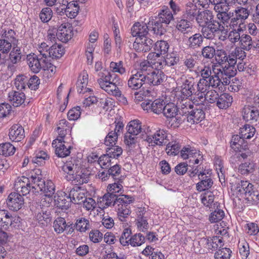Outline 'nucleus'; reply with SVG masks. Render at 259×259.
Masks as SVG:
<instances>
[{"label": "nucleus", "instance_id": "423d86ee", "mask_svg": "<svg viewBox=\"0 0 259 259\" xmlns=\"http://www.w3.org/2000/svg\"><path fill=\"white\" fill-rule=\"evenodd\" d=\"M31 179L24 176L17 178L14 184L15 190L17 192L21 193L23 196L29 194L31 191L35 193Z\"/></svg>", "mask_w": 259, "mask_h": 259}, {"label": "nucleus", "instance_id": "3c124183", "mask_svg": "<svg viewBox=\"0 0 259 259\" xmlns=\"http://www.w3.org/2000/svg\"><path fill=\"white\" fill-rule=\"evenodd\" d=\"M28 77L24 74H20L16 76L14 84L16 88L19 91L25 89L27 85Z\"/></svg>", "mask_w": 259, "mask_h": 259}, {"label": "nucleus", "instance_id": "1a4fd4ad", "mask_svg": "<svg viewBox=\"0 0 259 259\" xmlns=\"http://www.w3.org/2000/svg\"><path fill=\"white\" fill-rule=\"evenodd\" d=\"M153 45L154 41L146 35L142 37H136L133 47L137 52H147L151 50Z\"/></svg>", "mask_w": 259, "mask_h": 259}, {"label": "nucleus", "instance_id": "a878e982", "mask_svg": "<svg viewBox=\"0 0 259 259\" xmlns=\"http://www.w3.org/2000/svg\"><path fill=\"white\" fill-rule=\"evenodd\" d=\"M9 100L14 107H18L24 103L26 96L24 93L12 91L9 93Z\"/></svg>", "mask_w": 259, "mask_h": 259}, {"label": "nucleus", "instance_id": "e433bc0d", "mask_svg": "<svg viewBox=\"0 0 259 259\" xmlns=\"http://www.w3.org/2000/svg\"><path fill=\"white\" fill-rule=\"evenodd\" d=\"M11 213L7 210H0V227L7 230L12 225L11 222Z\"/></svg>", "mask_w": 259, "mask_h": 259}, {"label": "nucleus", "instance_id": "de8ad7c7", "mask_svg": "<svg viewBox=\"0 0 259 259\" xmlns=\"http://www.w3.org/2000/svg\"><path fill=\"white\" fill-rule=\"evenodd\" d=\"M15 147L10 143H5L0 144V154L5 156L13 155L15 152Z\"/></svg>", "mask_w": 259, "mask_h": 259}, {"label": "nucleus", "instance_id": "0e129e2a", "mask_svg": "<svg viewBox=\"0 0 259 259\" xmlns=\"http://www.w3.org/2000/svg\"><path fill=\"white\" fill-rule=\"evenodd\" d=\"M77 168V165L72 163L70 162H67L62 166V170L66 173L68 176L66 178H70L73 176L76 172Z\"/></svg>", "mask_w": 259, "mask_h": 259}, {"label": "nucleus", "instance_id": "13d9d810", "mask_svg": "<svg viewBox=\"0 0 259 259\" xmlns=\"http://www.w3.org/2000/svg\"><path fill=\"white\" fill-rule=\"evenodd\" d=\"M165 64L168 66L176 65L180 60L179 54L176 52H172L167 54L164 59Z\"/></svg>", "mask_w": 259, "mask_h": 259}, {"label": "nucleus", "instance_id": "2f4dec72", "mask_svg": "<svg viewBox=\"0 0 259 259\" xmlns=\"http://www.w3.org/2000/svg\"><path fill=\"white\" fill-rule=\"evenodd\" d=\"M214 65H212L213 74L208 78L207 83L209 87H211L213 88L220 89L221 84H223V80L219 73L214 67Z\"/></svg>", "mask_w": 259, "mask_h": 259}, {"label": "nucleus", "instance_id": "473e14b6", "mask_svg": "<svg viewBox=\"0 0 259 259\" xmlns=\"http://www.w3.org/2000/svg\"><path fill=\"white\" fill-rule=\"evenodd\" d=\"M232 102V97L228 93H224L219 96L216 104L220 109H226L231 105Z\"/></svg>", "mask_w": 259, "mask_h": 259}, {"label": "nucleus", "instance_id": "9d476101", "mask_svg": "<svg viewBox=\"0 0 259 259\" xmlns=\"http://www.w3.org/2000/svg\"><path fill=\"white\" fill-rule=\"evenodd\" d=\"M73 36L72 26L69 23H63L58 28L56 32L57 38L63 42H66Z\"/></svg>", "mask_w": 259, "mask_h": 259}, {"label": "nucleus", "instance_id": "79ce46f5", "mask_svg": "<svg viewBox=\"0 0 259 259\" xmlns=\"http://www.w3.org/2000/svg\"><path fill=\"white\" fill-rule=\"evenodd\" d=\"M67 180L73 181L76 185H81L88 182L89 177L88 175L81 171L78 172L76 171L73 176L70 178L67 177Z\"/></svg>", "mask_w": 259, "mask_h": 259}, {"label": "nucleus", "instance_id": "8fccbe9b", "mask_svg": "<svg viewBox=\"0 0 259 259\" xmlns=\"http://www.w3.org/2000/svg\"><path fill=\"white\" fill-rule=\"evenodd\" d=\"M166 145V151L168 155H176L180 152L181 146L176 141L168 142Z\"/></svg>", "mask_w": 259, "mask_h": 259}, {"label": "nucleus", "instance_id": "603ef678", "mask_svg": "<svg viewBox=\"0 0 259 259\" xmlns=\"http://www.w3.org/2000/svg\"><path fill=\"white\" fill-rule=\"evenodd\" d=\"M50 56L52 58H60L64 54V49L61 45H53L50 47Z\"/></svg>", "mask_w": 259, "mask_h": 259}, {"label": "nucleus", "instance_id": "ea45409f", "mask_svg": "<svg viewBox=\"0 0 259 259\" xmlns=\"http://www.w3.org/2000/svg\"><path fill=\"white\" fill-rule=\"evenodd\" d=\"M156 145L157 146L166 145L169 140L168 134L163 130H159L154 134Z\"/></svg>", "mask_w": 259, "mask_h": 259}, {"label": "nucleus", "instance_id": "69168bd1", "mask_svg": "<svg viewBox=\"0 0 259 259\" xmlns=\"http://www.w3.org/2000/svg\"><path fill=\"white\" fill-rule=\"evenodd\" d=\"M48 154L44 151H39L35 157H33L32 162L36 164L38 166L42 165L45 163V161L49 159Z\"/></svg>", "mask_w": 259, "mask_h": 259}, {"label": "nucleus", "instance_id": "37998d69", "mask_svg": "<svg viewBox=\"0 0 259 259\" xmlns=\"http://www.w3.org/2000/svg\"><path fill=\"white\" fill-rule=\"evenodd\" d=\"M240 136L244 139H250L255 133V128L249 124H245L240 128Z\"/></svg>", "mask_w": 259, "mask_h": 259}, {"label": "nucleus", "instance_id": "9b49d317", "mask_svg": "<svg viewBox=\"0 0 259 259\" xmlns=\"http://www.w3.org/2000/svg\"><path fill=\"white\" fill-rule=\"evenodd\" d=\"M24 198L20 193H11L7 200V204L9 208L13 211H18L24 204Z\"/></svg>", "mask_w": 259, "mask_h": 259}, {"label": "nucleus", "instance_id": "cd10ccee", "mask_svg": "<svg viewBox=\"0 0 259 259\" xmlns=\"http://www.w3.org/2000/svg\"><path fill=\"white\" fill-rule=\"evenodd\" d=\"M149 31V26L146 24L136 22L131 28V34L133 37H142L147 35Z\"/></svg>", "mask_w": 259, "mask_h": 259}, {"label": "nucleus", "instance_id": "bf43d9fd", "mask_svg": "<svg viewBox=\"0 0 259 259\" xmlns=\"http://www.w3.org/2000/svg\"><path fill=\"white\" fill-rule=\"evenodd\" d=\"M215 61L219 64H222L228 62L229 55H227L226 52L223 49H218L215 51L214 55Z\"/></svg>", "mask_w": 259, "mask_h": 259}, {"label": "nucleus", "instance_id": "a18cd8bd", "mask_svg": "<svg viewBox=\"0 0 259 259\" xmlns=\"http://www.w3.org/2000/svg\"><path fill=\"white\" fill-rule=\"evenodd\" d=\"M128 204L120 203L118 205L117 208V215L119 219L121 222L125 221V219L127 218L129 214L131 213V210L127 205Z\"/></svg>", "mask_w": 259, "mask_h": 259}, {"label": "nucleus", "instance_id": "2eb2a0df", "mask_svg": "<svg viewBox=\"0 0 259 259\" xmlns=\"http://www.w3.org/2000/svg\"><path fill=\"white\" fill-rule=\"evenodd\" d=\"M235 64H229L226 65L222 69H217L223 80V85H227L230 83V79L233 77L236 74Z\"/></svg>", "mask_w": 259, "mask_h": 259}, {"label": "nucleus", "instance_id": "393cba45", "mask_svg": "<svg viewBox=\"0 0 259 259\" xmlns=\"http://www.w3.org/2000/svg\"><path fill=\"white\" fill-rule=\"evenodd\" d=\"M9 136L12 142H18L25 137L24 128L20 124H14L10 130Z\"/></svg>", "mask_w": 259, "mask_h": 259}, {"label": "nucleus", "instance_id": "58836bf2", "mask_svg": "<svg viewBox=\"0 0 259 259\" xmlns=\"http://www.w3.org/2000/svg\"><path fill=\"white\" fill-rule=\"evenodd\" d=\"M65 3H67V5H66V10H64V12H66V16L70 18L75 17L77 15L79 10L78 4L74 2L68 3L66 0Z\"/></svg>", "mask_w": 259, "mask_h": 259}, {"label": "nucleus", "instance_id": "6e6552de", "mask_svg": "<svg viewBox=\"0 0 259 259\" xmlns=\"http://www.w3.org/2000/svg\"><path fill=\"white\" fill-rule=\"evenodd\" d=\"M165 102L162 99H156L154 101L149 100L143 102L141 104L142 108L148 112H152L154 113L159 114L162 113Z\"/></svg>", "mask_w": 259, "mask_h": 259}, {"label": "nucleus", "instance_id": "c9c22d12", "mask_svg": "<svg viewBox=\"0 0 259 259\" xmlns=\"http://www.w3.org/2000/svg\"><path fill=\"white\" fill-rule=\"evenodd\" d=\"M179 108L177 105L172 103L165 104L162 113L167 118H174L178 115Z\"/></svg>", "mask_w": 259, "mask_h": 259}, {"label": "nucleus", "instance_id": "412c9836", "mask_svg": "<svg viewBox=\"0 0 259 259\" xmlns=\"http://www.w3.org/2000/svg\"><path fill=\"white\" fill-rule=\"evenodd\" d=\"M200 27L208 25L214 21V16L212 11L204 10L199 12L195 19Z\"/></svg>", "mask_w": 259, "mask_h": 259}, {"label": "nucleus", "instance_id": "4be33fe9", "mask_svg": "<svg viewBox=\"0 0 259 259\" xmlns=\"http://www.w3.org/2000/svg\"><path fill=\"white\" fill-rule=\"evenodd\" d=\"M205 116L203 109L200 108L199 105H195L191 114L187 116V121L191 124L197 123L204 119Z\"/></svg>", "mask_w": 259, "mask_h": 259}, {"label": "nucleus", "instance_id": "774afa93", "mask_svg": "<svg viewBox=\"0 0 259 259\" xmlns=\"http://www.w3.org/2000/svg\"><path fill=\"white\" fill-rule=\"evenodd\" d=\"M231 250L226 247L219 249L214 254L215 259H229L231 253Z\"/></svg>", "mask_w": 259, "mask_h": 259}, {"label": "nucleus", "instance_id": "c756f323", "mask_svg": "<svg viewBox=\"0 0 259 259\" xmlns=\"http://www.w3.org/2000/svg\"><path fill=\"white\" fill-rule=\"evenodd\" d=\"M189 20L183 16L181 18H178L176 22V29L184 34L188 33L191 31L192 28V25Z\"/></svg>", "mask_w": 259, "mask_h": 259}, {"label": "nucleus", "instance_id": "680f3d73", "mask_svg": "<svg viewBox=\"0 0 259 259\" xmlns=\"http://www.w3.org/2000/svg\"><path fill=\"white\" fill-rule=\"evenodd\" d=\"M239 251L242 258H246L249 254V244L242 240L238 242Z\"/></svg>", "mask_w": 259, "mask_h": 259}, {"label": "nucleus", "instance_id": "7ed1b4c3", "mask_svg": "<svg viewBox=\"0 0 259 259\" xmlns=\"http://www.w3.org/2000/svg\"><path fill=\"white\" fill-rule=\"evenodd\" d=\"M134 201V199L126 195H117L112 194L107 191L102 197V201L105 203V207L114 206L115 204L120 203L130 204Z\"/></svg>", "mask_w": 259, "mask_h": 259}, {"label": "nucleus", "instance_id": "f704fd0d", "mask_svg": "<svg viewBox=\"0 0 259 259\" xmlns=\"http://www.w3.org/2000/svg\"><path fill=\"white\" fill-rule=\"evenodd\" d=\"M203 41V37L202 35L197 33L189 37L187 41V45L189 48L195 49L200 47Z\"/></svg>", "mask_w": 259, "mask_h": 259}, {"label": "nucleus", "instance_id": "e2e57ef3", "mask_svg": "<svg viewBox=\"0 0 259 259\" xmlns=\"http://www.w3.org/2000/svg\"><path fill=\"white\" fill-rule=\"evenodd\" d=\"M107 149V153L112 158L117 159L122 153V148L118 146H110Z\"/></svg>", "mask_w": 259, "mask_h": 259}, {"label": "nucleus", "instance_id": "f257e3e1", "mask_svg": "<svg viewBox=\"0 0 259 259\" xmlns=\"http://www.w3.org/2000/svg\"><path fill=\"white\" fill-rule=\"evenodd\" d=\"M98 77L97 82L102 89L110 95L118 97L119 102L123 105L128 104L126 98L122 95L118 88L121 84V81L117 74L104 70L98 73Z\"/></svg>", "mask_w": 259, "mask_h": 259}, {"label": "nucleus", "instance_id": "ddd939ff", "mask_svg": "<svg viewBox=\"0 0 259 259\" xmlns=\"http://www.w3.org/2000/svg\"><path fill=\"white\" fill-rule=\"evenodd\" d=\"M26 59L30 70L34 73H38L42 69L46 61L35 54L28 55Z\"/></svg>", "mask_w": 259, "mask_h": 259}, {"label": "nucleus", "instance_id": "72a5a7b5", "mask_svg": "<svg viewBox=\"0 0 259 259\" xmlns=\"http://www.w3.org/2000/svg\"><path fill=\"white\" fill-rule=\"evenodd\" d=\"M64 143L65 141H58L55 145H52L53 147L55 148V153L58 157H65L70 153L71 146H69L67 147Z\"/></svg>", "mask_w": 259, "mask_h": 259}, {"label": "nucleus", "instance_id": "5fc2aeb1", "mask_svg": "<svg viewBox=\"0 0 259 259\" xmlns=\"http://www.w3.org/2000/svg\"><path fill=\"white\" fill-rule=\"evenodd\" d=\"M67 226L66 221L63 218L58 217L54 222L53 227L55 231L58 234L63 232Z\"/></svg>", "mask_w": 259, "mask_h": 259}, {"label": "nucleus", "instance_id": "338daca9", "mask_svg": "<svg viewBox=\"0 0 259 259\" xmlns=\"http://www.w3.org/2000/svg\"><path fill=\"white\" fill-rule=\"evenodd\" d=\"M39 54L37 55L39 57L48 60L50 56V47L46 42H42L37 48Z\"/></svg>", "mask_w": 259, "mask_h": 259}, {"label": "nucleus", "instance_id": "b1692460", "mask_svg": "<svg viewBox=\"0 0 259 259\" xmlns=\"http://www.w3.org/2000/svg\"><path fill=\"white\" fill-rule=\"evenodd\" d=\"M149 31L156 36H161L166 31L165 25L157 20L152 19L148 23Z\"/></svg>", "mask_w": 259, "mask_h": 259}, {"label": "nucleus", "instance_id": "6e6d98bb", "mask_svg": "<svg viewBox=\"0 0 259 259\" xmlns=\"http://www.w3.org/2000/svg\"><path fill=\"white\" fill-rule=\"evenodd\" d=\"M145 237L141 233H136L130 238V245L133 247H137L144 243Z\"/></svg>", "mask_w": 259, "mask_h": 259}, {"label": "nucleus", "instance_id": "5701e85b", "mask_svg": "<svg viewBox=\"0 0 259 259\" xmlns=\"http://www.w3.org/2000/svg\"><path fill=\"white\" fill-rule=\"evenodd\" d=\"M201 32L203 36L209 39H213L215 36V33L221 31L220 24L215 21H213L212 23L208 25L201 27Z\"/></svg>", "mask_w": 259, "mask_h": 259}, {"label": "nucleus", "instance_id": "dca6fc26", "mask_svg": "<svg viewBox=\"0 0 259 259\" xmlns=\"http://www.w3.org/2000/svg\"><path fill=\"white\" fill-rule=\"evenodd\" d=\"M181 93L183 97L186 98V99L196 94V82L194 78L189 77L184 81L181 86Z\"/></svg>", "mask_w": 259, "mask_h": 259}, {"label": "nucleus", "instance_id": "6ab92c4d", "mask_svg": "<svg viewBox=\"0 0 259 259\" xmlns=\"http://www.w3.org/2000/svg\"><path fill=\"white\" fill-rule=\"evenodd\" d=\"M54 199L56 206L61 209H67L71 202L67 193L63 192H57Z\"/></svg>", "mask_w": 259, "mask_h": 259}, {"label": "nucleus", "instance_id": "a211bd4d", "mask_svg": "<svg viewBox=\"0 0 259 259\" xmlns=\"http://www.w3.org/2000/svg\"><path fill=\"white\" fill-rule=\"evenodd\" d=\"M68 197L71 202L75 204H81L83 202L85 198L84 190L80 187L74 186L72 188L68 190Z\"/></svg>", "mask_w": 259, "mask_h": 259}, {"label": "nucleus", "instance_id": "7c9ffc66", "mask_svg": "<svg viewBox=\"0 0 259 259\" xmlns=\"http://www.w3.org/2000/svg\"><path fill=\"white\" fill-rule=\"evenodd\" d=\"M246 53L244 50L241 48H236L234 51H233L229 55L228 63L229 64H236L237 61H243L246 57Z\"/></svg>", "mask_w": 259, "mask_h": 259}, {"label": "nucleus", "instance_id": "aec40b11", "mask_svg": "<svg viewBox=\"0 0 259 259\" xmlns=\"http://www.w3.org/2000/svg\"><path fill=\"white\" fill-rule=\"evenodd\" d=\"M169 48V45L166 41L158 40L154 46V50L155 52L149 54L148 59L154 57L159 58L160 56L164 55L167 52Z\"/></svg>", "mask_w": 259, "mask_h": 259}, {"label": "nucleus", "instance_id": "864d4df0", "mask_svg": "<svg viewBox=\"0 0 259 259\" xmlns=\"http://www.w3.org/2000/svg\"><path fill=\"white\" fill-rule=\"evenodd\" d=\"M77 231L81 232H84L90 229V221L84 218H81L77 219L74 226Z\"/></svg>", "mask_w": 259, "mask_h": 259}, {"label": "nucleus", "instance_id": "0eeeda50", "mask_svg": "<svg viewBox=\"0 0 259 259\" xmlns=\"http://www.w3.org/2000/svg\"><path fill=\"white\" fill-rule=\"evenodd\" d=\"M35 179V182H37V184L33 185V188L34 189L35 193H38L39 191L44 193L46 196L52 197L55 192V186L53 182L51 180H40L39 178Z\"/></svg>", "mask_w": 259, "mask_h": 259}, {"label": "nucleus", "instance_id": "39448f33", "mask_svg": "<svg viewBox=\"0 0 259 259\" xmlns=\"http://www.w3.org/2000/svg\"><path fill=\"white\" fill-rule=\"evenodd\" d=\"M127 87L132 90H138L146 88V76L142 72L132 71L127 80Z\"/></svg>", "mask_w": 259, "mask_h": 259}, {"label": "nucleus", "instance_id": "4d7b16f0", "mask_svg": "<svg viewBox=\"0 0 259 259\" xmlns=\"http://www.w3.org/2000/svg\"><path fill=\"white\" fill-rule=\"evenodd\" d=\"M180 152L181 157L184 159H186L196 156L198 153V150L188 146L183 147Z\"/></svg>", "mask_w": 259, "mask_h": 259}, {"label": "nucleus", "instance_id": "a19ab883", "mask_svg": "<svg viewBox=\"0 0 259 259\" xmlns=\"http://www.w3.org/2000/svg\"><path fill=\"white\" fill-rule=\"evenodd\" d=\"M239 42L241 46V48L243 50H249L252 48H256L257 46V44H256V46H255L251 37L248 34H242Z\"/></svg>", "mask_w": 259, "mask_h": 259}, {"label": "nucleus", "instance_id": "c85d7f7f", "mask_svg": "<svg viewBox=\"0 0 259 259\" xmlns=\"http://www.w3.org/2000/svg\"><path fill=\"white\" fill-rule=\"evenodd\" d=\"M199 12L196 5L189 2L185 6L183 16L184 18L192 21L196 18Z\"/></svg>", "mask_w": 259, "mask_h": 259}, {"label": "nucleus", "instance_id": "4468645a", "mask_svg": "<svg viewBox=\"0 0 259 259\" xmlns=\"http://www.w3.org/2000/svg\"><path fill=\"white\" fill-rule=\"evenodd\" d=\"M199 102L194 98H191V100H182L179 105V112L180 114L185 116L187 119V116L191 114L195 105H199Z\"/></svg>", "mask_w": 259, "mask_h": 259}, {"label": "nucleus", "instance_id": "4c0bfd02", "mask_svg": "<svg viewBox=\"0 0 259 259\" xmlns=\"http://www.w3.org/2000/svg\"><path fill=\"white\" fill-rule=\"evenodd\" d=\"M108 172L110 178L115 181L121 182L124 177L121 175V168L119 165L115 164L108 167Z\"/></svg>", "mask_w": 259, "mask_h": 259}, {"label": "nucleus", "instance_id": "20e7f679", "mask_svg": "<svg viewBox=\"0 0 259 259\" xmlns=\"http://www.w3.org/2000/svg\"><path fill=\"white\" fill-rule=\"evenodd\" d=\"M253 100L254 105L245 106L242 110L243 118L251 123L256 122L259 118V97L256 96Z\"/></svg>", "mask_w": 259, "mask_h": 259}, {"label": "nucleus", "instance_id": "49530a36", "mask_svg": "<svg viewBox=\"0 0 259 259\" xmlns=\"http://www.w3.org/2000/svg\"><path fill=\"white\" fill-rule=\"evenodd\" d=\"M22 56L21 49L17 46L14 47L10 53L9 59L12 63L17 64L21 61Z\"/></svg>", "mask_w": 259, "mask_h": 259}, {"label": "nucleus", "instance_id": "c03bdc74", "mask_svg": "<svg viewBox=\"0 0 259 259\" xmlns=\"http://www.w3.org/2000/svg\"><path fill=\"white\" fill-rule=\"evenodd\" d=\"M150 95L151 92L148 89L142 90L139 92H136L134 95V101L137 104H139L142 101L145 102V101H148L150 99L146 98L149 97Z\"/></svg>", "mask_w": 259, "mask_h": 259}, {"label": "nucleus", "instance_id": "052dcab7", "mask_svg": "<svg viewBox=\"0 0 259 259\" xmlns=\"http://www.w3.org/2000/svg\"><path fill=\"white\" fill-rule=\"evenodd\" d=\"M235 152V154L230 157V161L233 164V166L236 167L242 159L246 158L248 155L247 152Z\"/></svg>", "mask_w": 259, "mask_h": 259}, {"label": "nucleus", "instance_id": "bb28decb", "mask_svg": "<svg viewBox=\"0 0 259 259\" xmlns=\"http://www.w3.org/2000/svg\"><path fill=\"white\" fill-rule=\"evenodd\" d=\"M155 18L163 23L165 26H167L171 21L174 19V16L168 7L164 6L160 10L158 15L155 17Z\"/></svg>", "mask_w": 259, "mask_h": 259}, {"label": "nucleus", "instance_id": "09e8293b", "mask_svg": "<svg viewBox=\"0 0 259 259\" xmlns=\"http://www.w3.org/2000/svg\"><path fill=\"white\" fill-rule=\"evenodd\" d=\"M141 123L138 120L131 121L126 126L127 131L131 134L138 135L141 132Z\"/></svg>", "mask_w": 259, "mask_h": 259}, {"label": "nucleus", "instance_id": "f8f14e48", "mask_svg": "<svg viewBox=\"0 0 259 259\" xmlns=\"http://www.w3.org/2000/svg\"><path fill=\"white\" fill-rule=\"evenodd\" d=\"M230 147L234 152H247L248 155L250 154L247 143L245 139L238 135L232 136L230 142Z\"/></svg>", "mask_w": 259, "mask_h": 259}, {"label": "nucleus", "instance_id": "f03ea898", "mask_svg": "<svg viewBox=\"0 0 259 259\" xmlns=\"http://www.w3.org/2000/svg\"><path fill=\"white\" fill-rule=\"evenodd\" d=\"M235 4V0H223L214 7V11L218 13L214 21L220 24L221 31H223L225 27H229L231 15L228 11Z\"/></svg>", "mask_w": 259, "mask_h": 259}, {"label": "nucleus", "instance_id": "f3484780", "mask_svg": "<svg viewBox=\"0 0 259 259\" xmlns=\"http://www.w3.org/2000/svg\"><path fill=\"white\" fill-rule=\"evenodd\" d=\"M144 74L146 76L147 85H159L163 81L165 78V75L161 70H153L147 74Z\"/></svg>", "mask_w": 259, "mask_h": 259}]
</instances>
